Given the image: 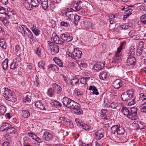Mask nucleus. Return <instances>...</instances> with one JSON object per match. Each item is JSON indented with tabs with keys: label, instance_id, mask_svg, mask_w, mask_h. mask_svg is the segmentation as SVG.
Wrapping results in <instances>:
<instances>
[{
	"label": "nucleus",
	"instance_id": "nucleus-1",
	"mask_svg": "<svg viewBox=\"0 0 146 146\" xmlns=\"http://www.w3.org/2000/svg\"><path fill=\"white\" fill-rule=\"evenodd\" d=\"M4 90L3 96L6 100L10 101L13 103H15L17 99L14 92L8 88H5Z\"/></svg>",
	"mask_w": 146,
	"mask_h": 146
},
{
	"label": "nucleus",
	"instance_id": "nucleus-2",
	"mask_svg": "<svg viewBox=\"0 0 146 146\" xmlns=\"http://www.w3.org/2000/svg\"><path fill=\"white\" fill-rule=\"evenodd\" d=\"M62 102L63 105L65 106L70 109H72V108H73V107H74V106L75 107H76V104L77 106H78L77 103L66 97L63 98Z\"/></svg>",
	"mask_w": 146,
	"mask_h": 146
},
{
	"label": "nucleus",
	"instance_id": "nucleus-3",
	"mask_svg": "<svg viewBox=\"0 0 146 146\" xmlns=\"http://www.w3.org/2000/svg\"><path fill=\"white\" fill-rule=\"evenodd\" d=\"M124 42H121L120 46L117 49V51L115 53V57L113 58L112 61V63L115 64H118L120 62L122 61L121 55L120 54V52L122 48L123 47Z\"/></svg>",
	"mask_w": 146,
	"mask_h": 146
},
{
	"label": "nucleus",
	"instance_id": "nucleus-4",
	"mask_svg": "<svg viewBox=\"0 0 146 146\" xmlns=\"http://www.w3.org/2000/svg\"><path fill=\"white\" fill-rule=\"evenodd\" d=\"M134 94L133 90H127L126 92L123 93L121 95V99L123 101H127L130 99Z\"/></svg>",
	"mask_w": 146,
	"mask_h": 146
},
{
	"label": "nucleus",
	"instance_id": "nucleus-5",
	"mask_svg": "<svg viewBox=\"0 0 146 146\" xmlns=\"http://www.w3.org/2000/svg\"><path fill=\"white\" fill-rule=\"evenodd\" d=\"M131 111H129L127 117L132 120H136L137 118V109L136 107L130 108Z\"/></svg>",
	"mask_w": 146,
	"mask_h": 146
},
{
	"label": "nucleus",
	"instance_id": "nucleus-6",
	"mask_svg": "<svg viewBox=\"0 0 146 146\" xmlns=\"http://www.w3.org/2000/svg\"><path fill=\"white\" fill-rule=\"evenodd\" d=\"M48 46L51 51V54L54 55L58 53L59 52V46L57 44L50 41L48 42Z\"/></svg>",
	"mask_w": 146,
	"mask_h": 146
},
{
	"label": "nucleus",
	"instance_id": "nucleus-7",
	"mask_svg": "<svg viewBox=\"0 0 146 146\" xmlns=\"http://www.w3.org/2000/svg\"><path fill=\"white\" fill-rule=\"evenodd\" d=\"M136 62V60L134 56L129 55L126 61V64L127 65H131L134 67L135 65Z\"/></svg>",
	"mask_w": 146,
	"mask_h": 146
},
{
	"label": "nucleus",
	"instance_id": "nucleus-8",
	"mask_svg": "<svg viewBox=\"0 0 146 146\" xmlns=\"http://www.w3.org/2000/svg\"><path fill=\"white\" fill-rule=\"evenodd\" d=\"M82 3V2L80 1L77 3H74L72 7L73 10L76 11H79L82 14L84 13H85V10L81 7V6L80 3Z\"/></svg>",
	"mask_w": 146,
	"mask_h": 146
},
{
	"label": "nucleus",
	"instance_id": "nucleus-9",
	"mask_svg": "<svg viewBox=\"0 0 146 146\" xmlns=\"http://www.w3.org/2000/svg\"><path fill=\"white\" fill-rule=\"evenodd\" d=\"M71 34L63 33L60 35V38L64 41L68 42L72 41L73 39Z\"/></svg>",
	"mask_w": 146,
	"mask_h": 146
},
{
	"label": "nucleus",
	"instance_id": "nucleus-10",
	"mask_svg": "<svg viewBox=\"0 0 146 146\" xmlns=\"http://www.w3.org/2000/svg\"><path fill=\"white\" fill-rule=\"evenodd\" d=\"M73 59H78L81 58L82 53L80 50L74 48L73 51Z\"/></svg>",
	"mask_w": 146,
	"mask_h": 146
},
{
	"label": "nucleus",
	"instance_id": "nucleus-11",
	"mask_svg": "<svg viewBox=\"0 0 146 146\" xmlns=\"http://www.w3.org/2000/svg\"><path fill=\"white\" fill-rule=\"evenodd\" d=\"M112 86L115 89H118L122 87L123 83L120 79H118L116 80L112 83Z\"/></svg>",
	"mask_w": 146,
	"mask_h": 146
},
{
	"label": "nucleus",
	"instance_id": "nucleus-12",
	"mask_svg": "<svg viewBox=\"0 0 146 146\" xmlns=\"http://www.w3.org/2000/svg\"><path fill=\"white\" fill-rule=\"evenodd\" d=\"M53 137V135L49 132H44L42 136V138L46 141H49L51 140Z\"/></svg>",
	"mask_w": 146,
	"mask_h": 146
},
{
	"label": "nucleus",
	"instance_id": "nucleus-13",
	"mask_svg": "<svg viewBox=\"0 0 146 146\" xmlns=\"http://www.w3.org/2000/svg\"><path fill=\"white\" fill-rule=\"evenodd\" d=\"M105 64L104 63L100 62H97L94 65L93 68L94 69L96 70H102Z\"/></svg>",
	"mask_w": 146,
	"mask_h": 146
},
{
	"label": "nucleus",
	"instance_id": "nucleus-14",
	"mask_svg": "<svg viewBox=\"0 0 146 146\" xmlns=\"http://www.w3.org/2000/svg\"><path fill=\"white\" fill-rule=\"evenodd\" d=\"M77 104L78 105V106H76V107H75L74 106V107H73V108H72V109L74 110V112L75 114L77 115L82 114L83 113V112L82 110L79 109L80 108V105L78 103H77ZM76 106H77V104L76 105Z\"/></svg>",
	"mask_w": 146,
	"mask_h": 146
},
{
	"label": "nucleus",
	"instance_id": "nucleus-15",
	"mask_svg": "<svg viewBox=\"0 0 146 146\" xmlns=\"http://www.w3.org/2000/svg\"><path fill=\"white\" fill-rule=\"evenodd\" d=\"M11 127V125L7 122L3 123L0 127V130L1 131H7V129Z\"/></svg>",
	"mask_w": 146,
	"mask_h": 146
},
{
	"label": "nucleus",
	"instance_id": "nucleus-16",
	"mask_svg": "<svg viewBox=\"0 0 146 146\" xmlns=\"http://www.w3.org/2000/svg\"><path fill=\"white\" fill-rule=\"evenodd\" d=\"M0 46L4 49H6L7 48L6 41L4 37L0 38Z\"/></svg>",
	"mask_w": 146,
	"mask_h": 146
},
{
	"label": "nucleus",
	"instance_id": "nucleus-17",
	"mask_svg": "<svg viewBox=\"0 0 146 146\" xmlns=\"http://www.w3.org/2000/svg\"><path fill=\"white\" fill-rule=\"evenodd\" d=\"M35 104L36 107L39 108L41 110H45V108L43 106L40 100L36 101L35 102Z\"/></svg>",
	"mask_w": 146,
	"mask_h": 146
},
{
	"label": "nucleus",
	"instance_id": "nucleus-18",
	"mask_svg": "<svg viewBox=\"0 0 146 146\" xmlns=\"http://www.w3.org/2000/svg\"><path fill=\"white\" fill-rule=\"evenodd\" d=\"M128 105L129 106L134 105L135 104V96L133 94L132 97L127 102Z\"/></svg>",
	"mask_w": 146,
	"mask_h": 146
},
{
	"label": "nucleus",
	"instance_id": "nucleus-19",
	"mask_svg": "<svg viewBox=\"0 0 146 146\" xmlns=\"http://www.w3.org/2000/svg\"><path fill=\"white\" fill-rule=\"evenodd\" d=\"M41 5L42 8L45 10H46L48 7V0H40Z\"/></svg>",
	"mask_w": 146,
	"mask_h": 146
},
{
	"label": "nucleus",
	"instance_id": "nucleus-20",
	"mask_svg": "<svg viewBox=\"0 0 146 146\" xmlns=\"http://www.w3.org/2000/svg\"><path fill=\"white\" fill-rule=\"evenodd\" d=\"M117 125L116 132L117 134L119 135L124 134L125 131L124 128L119 125Z\"/></svg>",
	"mask_w": 146,
	"mask_h": 146
},
{
	"label": "nucleus",
	"instance_id": "nucleus-21",
	"mask_svg": "<svg viewBox=\"0 0 146 146\" xmlns=\"http://www.w3.org/2000/svg\"><path fill=\"white\" fill-rule=\"evenodd\" d=\"M79 79L76 76H74L70 80V84L72 86H74L75 85H77L79 83Z\"/></svg>",
	"mask_w": 146,
	"mask_h": 146
},
{
	"label": "nucleus",
	"instance_id": "nucleus-22",
	"mask_svg": "<svg viewBox=\"0 0 146 146\" xmlns=\"http://www.w3.org/2000/svg\"><path fill=\"white\" fill-rule=\"evenodd\" d=\"M23 140L24 146H32L31 145V139H30L27 137H25L24 138Z\"/></svg>",
	"mask_w": 146,
	"mask_h": 146
},
{
	"label": "nucleus",
	"instance_id": "nucleus-23",
	"mask_svg": "<svg viewBox=\"0 0 146 146\" xmlns=\"http://www.w3.org/2000/svg\"><path fill=\"white\" fill-rule=\"evenodd\" d=\"M53 60L57 65H58L60 67H63V65L62 61L58 58L55 57L54 58Z\"/></svg>",
	"mask_w": 146,
	"mask_h": 146
},
{
	"label": "nucleus",
	"instance_id": "nucleus-24",
	"mask_svg": "<svg viewBox=\"0 0 146 146\" xmlns=\"http://www.w3.org/2000/svg\"><path fill=\"white\" fill-rule=\"evenodd\" d=\"M83 23L85 27L87 29H92V27L94 26V25L91 23L89 21L86 22L83 21Z\"/></svg>",
	"mask_w": 146,
	"mask_h": 146
},
{
	"label": "nucleus",
	"instance_id": "nucleus-25",
	"mask_svg": "<svg viewBox=\"0 0 146 146\" xmlns=\"http://www.w3.org/2000/svg\"><path fill=\"white\" fill-rule=\"evenodd\" d=\"M129 110L126 107L123 106L121 109V112L123 114L126 115L127 117L129 113Z\"/></svg>",
	"mask_w": 146,
	"mask_h": 146
},
{
	"label": "nucleus",
	"instance_id": "nucleus-26",
	"mask_svg": "<svg viewBox=\"0 0 146 146\" xmlns=\"http://www.w3.org/2000/svg\"><path fill=\"white\" fill-rule=\"evenodd\" d=\"M100 78L104 80H107L108 78L107 76V73L106 72H102L100 73L99 75Z\"/></svg>",
	"mask_w": 146,
	"mask_h": 146
},
{
	"label": "nucleus",
	"instance_id": "nucleus-27",
	"mask_svg": "<svg viewBox=\"0 0 146 146\" xmlns=\"http://www.w3.org/2000/svg\"><path fill=\"white\" fill-rule=\"evenodd\" d=\"M55 91L54 89L52 88H50L48 89L47 92L48 95L50 97L54 96L55 95Z\"/></svg>",
	"mask_w": 146,
	"mask_h": 146
},
{
	"label": "nucleus",
	"instance_id": "nucleus-28",
	"mask_svg": "<svg viewBox=\"0 0 146 146\" xmlns=\"http://www.w3.org/2000/svg\"><path fill=\"white\" fill-rule=\"evenodd\" d=\"M60 38L55 33H53L52 34L51 40H52L54 41V43L56 44Z\"/></svg>",
	"mask_w": 146,
	"mask_h": 146
},
{
	"label": "nucleus",
	"instance_id": "nucleus-29",
	"mask_svg": "<svg viewBox=\"0 0 146 146\" xmlns=\"http://www.w3.org/2000/svg\"><path fill=\"white\" fill-rule=\"evenodd\" d=\"M39 3L38 0H31V4L32 7H36L38 6Z\"/></svg>",
	"mask_w": 146,
	"mask_h": 146
},
{
	"label": "nucleus",
	"instance_id": "nucleus-30",
	"mask_svg": "<svg viewBox=\"0 0 146 146\" xmlns=\"http://www.w3.org/2000/svg\"><path fill=\"white\" fill-rule=\"evenodd\" d=\"M48 69L51 68L52 70L54 71H57L59 69L58 68L56 65L53 64H50L48 65Z\"/></svg>",
	"mask_w": 146,
	"mask_h": 146
},
{
	"label": "nucleus",
	"instance_id": "nucleus-31",
	"mask_svg": "<svg viewBox=\"0 0 146 146\" xmlns=\"http://www.w3.org/2000/svg\"><path fill=\"white\" fill-rule=\"evenodd\" d=\"M8 60L7 58L5 59L2 63L3 68L5 70L8 68Z\"/></svg>",
	"mask_w": 146,
	"mask_h": 146
},
{
	"label": "nucleus",
	"instance_id": "nucleus-32",
	"mask_svg": "<svg viewBox=\"0 0 146 146\" xmlns=\"http://www.w3.org/2000/svg\"><path fill=\"white\" fill-rule=\"evenodd\" d=\"M6 132L8 133L13 134L15 133L17 131V129L14 127H10Z\"/></svg>",
	"mask_w": 146,
	"mask_h": 146
},
{
	"label": "nucleus",
	"instance_id": "nucleus-33",
	"mask_svg": "<svg viewBox=\"0 0 146 146\" xmlns=\"http://www.w3.org/2000/svg\"><path fill=\"white\" fill-rule=\"evenodd\" d=\"M108 102L110 104V105H109V106L113 109L116 108L118 105V104L115 102H112L110 101Z\"/></svg>",
	"mask_w": 146,
	"mask_h": 146
},
{
	"label": "nucleus",
	"instance_id": "nucleus-34",
	"mask_svg": "<svg viewBox=\"0 0 146 146\" xmlns=\"http://www.w3.org/2000/svg\"><path fill=\"white\" fill-rule=\"evenodd\" d=\"M22 112L23 113V116L24 118H27L30 115L29 112L27 110H22Z\"/></svg>",
	"mask_w": 146,
	"mask_h": 146
},
{
	"label": "nucleus",
	"instance_id": "nucleus-35",
	"mask_svg": "<svg viewBox=\"0 0 146 146\" xmlns=\"http://www.w3.org/2000/svg\"><path fill=\"white\" fill-rule=\"evenodd\" d=\"M129 55L134 56L135 53V47L134 46H131L129 49Z\"/></svg>",
	"mask_w": 146,
	"mask_h": 146
},
{
	"label": "nucleus",
	"instance_id": "nucleus-36",
	"mask_svg": "<svg viewBox=\"0 0 146 146\" xmlns=\"http://www.w3.org/2000/svg\"><path fill=\"white\" fill-rule=\"evenodd\" d=\"M6 111V109L5 106L0 104V115H3Z\"/></svg>",
	"mask_w": 146,
	"mask_h": 146
},
{
	"label": "nucleus",
	"instance_id": "nucleus-37",
	"mask_svg": "<svg viewBox=\"0 0 146 146\" xmlns=\"http://www.w3.org/2000/svg\"><path fill=\"white\" fill-rule=\"evenodd\" d=\"M0 21H1L6 27L7 26L9 25V21L3 17H0Z\"/></svg>",
	"mask_w": 146,
	"mask_h": 146
},
{
	"label": "nucleus",
	"instance_id": "nucleus-38",
	"mask_svg": "<svg viewBox=\"0 0 146 146\" xmlns=\"http://www.w3.org/2000/svg\"><path fill=\"white\" fill-rule=\"evenodd\" d=\"M135 125L136 127H137V129H141L144 128L143 123L142 122H137V123H135Z\"/></svg>",
	"mask_w": 146,
	"mask_h": 146
},
{
	"label": "nucleus",
	"instance_id": "nucleus-39",
	"mask_svg": "<svg viewBox=\"0 0 146 146\" xmlns=\"http://www.w3.org/2000/svg\"><path fill=\"white\" fill-rule=\"evenodd\" d=\"M90 79V78L82 77L80 79V83L82 84H86L88 81Z\"/></svg>",
	"mask_w": 146,
	"mask_h": 146
},
{
	"label": "nucleus",
	"instance_id": "nucleus-40",
	"mask_svg": "<svg viewBox=\"0 0 146 146\" xmlns=\"http://www.w3.org/2000/svg\"><path fill=\"white\" fill-rule=\"evenodd\" d=\"M91 39L92 42L94 43H96L97 42V43H98V38L97 36L95 35L94 34L93 35L92 34L91 36Z\"/></svg>",
	"mask_w": 146,
	"mask_h": 146
},
{
	"label": "nucleus",
	"instance_id": "nucleus-41",
	"mask_svg": "<svg viewBox=\"0 0 146 146\" xmlns=\"http://www.w3.org/2000/svg\"><path fill=\"white\" fill-rule=\"evenodd\" d=\"M73 17L74 19V22L76 25H78V22L80 21L81 17L77 15H74Z\"/></svg>",
	"mask_w": 146,
	"mask_h": 146
},
{
	"label": "nucleus",
	"instance_id": "nucleus-42",
	"mask_svg": "<svg viewBox=\"0 0 146 146\" xmlns=\"http://www.w3.org/2000/svg\"><path fill=\"white\" fill-rule=\"evenodd\" d=\"M117 125H114L111 127L110 130V132L111 134H114L116 132L117 129Z\"/></svg>",
	"mask_w": 146,
	"mask_h": 146
},
{
	"label": "nucleus",
	"instance_id": "nucleus-43",
	"mask_svg": "<svg viewBox=\"0 0 146 146\" xmlns=\"http://www.w3.org/2000/svg\"><path fill=\"white\" fill-rule=\"evenodd\" d=\"M18 67V64L16 62L13 61L12 62L10 66V68L13 70H15Z\"/></svg>",
	"mask_w": 146,
	"mask_h": 146
},
{
	"label": "nucleus",
	"instance_id": "nucleus-44",
	"mask_svg": "<svg viewBox=\"0 0 146 146\" xmlns=\"http://www.w3.org/2000/svg\"><path fill=\"white\" fill-rule=\"evenodd\" d=\"M17 29L18 31L21 33L23 35V36H25V33L24 30H23L21 25H19V26L17 28Z\"/></svg>",
	"mask_w": 146,
	"mask_h": 146
},
{
	"label": "nucleus",
	"instance_id": "nucleus-45",
	"mask_svg": "<svg viewBox=\"0 0 146 146\" xmlns=\"http://www.w3.org/2000/svg\"><path fill=\"white\" fill-rule=\"evenodd\" d=\"M96 137L97 139L99 140L104 137L103 134L101 133L99 131H98L95 134Z\"/></svg>",
	"mask_w": 146,
	"mask_h": 146
},
{
	"label": "nucleus",
	"instance_id": "nucleus-46",
	"mask_svg": "<svg viewBox=\"0 0 146 146\" xmlns=\"http://www.w3.org/2000/svg\"><path fill=\"white\" fill-rule=\"evenodd\" d=\"M45 65V63L42 60L40 61L38 63V66L41 68L42 69H45L44 66Z\"/></svg>",
	"mask_w": 146,
	"mask_h": 146
},
{
	"label": "nucleus",
	"instance_id": "nucleus-47",
	"mask_svg": "<svg viewBox=\"0 0 146 146\" xmlns=\"http://www.w3.org/2000/svg\"><path fill=\"white\" fill-rule=\"evenodd\" d=\"M60 25L62 27H68L70 26L69 23L67 21H62L61 22Z\"/></svg>",
	"mask_w": 146,
	"mask_h": 146
},
{
	"label": "nucleus",
	"instance_id": "nucleus-48",
	"mask_svg": "<svg viewBox=\"0 0 146 146\" xmlns=\"http://www.w3.org/2000/svg\"><path fill=\"white\" fill-rule=\"evenodd\" d=\"M53 101L54 102L53 103V105H54V107L57 108L58 107H60L62 106V104L57 101L54 100Z\"/></svg>",
	"mask_w": 146,
	"mask_h": 146
},
{
	"label": "nucleus",
	"instance_id": "nucleus-49",
	"mask_svg": "<svg viewBox=\"0 0 146 146\" xmlns=\"http://www.w3.org/2000/svg\"><path fill=\"white\" fill-rule=\"evenodd\" d=\"M108 110L106 109H102L101 110V115L103 116H106L107 115Z\"/></svg>",
	"mask_w": 146,
	"mask_h": 146
},
{
	"label": "nucleus",
	"instance_id": "nucleus-50",
	"mask_svg": "<svg viewBox=\"0 0 146 146\" xmlns=\"http://www.w3.org/2000/svg\"><path fill=\"white\" fill-rule=\"evenodd\" d=\"M141 62L143 63L144 64H146V55L145 54L143 56L141 57Z\"/></svg>",
	"mask_w": 146,
	"mask_h": 146
},
{
	"label": "nucleus",
	"instance_id": "nucleus-51",
	"mask_svg": "<svg viewBox=\"0 0 146 146\" xmlns=\"http://www.w3.org/2000/svg\"><path fill=\"white\" fill-rule=\"evenodd\" d=\"M57 93L59 94H61L62 93V88L60 86H59L56 88Z\"/></svg>",
	"mask_w": 146,
	"mask_h": 146
},
{
	"label": "nucleus",
	"instance_id": "nucleus-52",
	"mask_svg": "<svg viewBox=\"0 0 146 146\" xmlns=\"http://www.w3.org/2000/svg\"><path fill=\"white\" fill-rule=\"evenodd\" d=\"M29 135L31 137L32 139L33 140H35L36 139V137L37 135L31 132V133H28Z\"/></svg>",
	"mask_w": 146,
	"mask_h": 146
},
{
	"label": "nucleus",
	"instance_id": "nucleus-53",
	"mask_svg": "<svg viewBox=\"0 0 146 146\" xmlns=\"http://www.w3.org/2000/svg\"><path fill=\"white\" fill-rule=\"evenodd\" d=\"M55 4L52 1H51L50 4V7L51 9H54L56 7Z\"/></svg>",
	"mask_w": 146,
	"mask_h": 146
},
{
	"label": "nucleus",
	"instance_id": "nucleus-54",
	"mask_svg": "<svg viewBox=\"0 0 146 146\" xmlns=\"http://www.w3.org/2000/svg\"><path fill=\"white\" fill-rule=\"evenodd\" d=\"M33 32L36 36H38L39 34V30L36 28L35 29H34Z\"/></svg>",
	"mask_w": 146,
	"mask_h": 146
},
{
	"label": "nucleus",
	"instance_id": "nucleus-55",
	"mask_svg": "<svg viewBox=\"0 0 146 146\" xmlns=\"http://www.w3.org/2000/svg\"><path fill=\"white\" fill-rule=\"evenodd\" d=\"M71 12H66V15L68 16V17L70 19H72L74 15L73 14H71L70 13Z\"/></svg>",
	"mask_w": 146,
	"mask_h": 146
},
{
	"label": "nucleus",
	"instance_id": "nucleus-56",
	"mask_svg": "<svg viewBox=\"0 0 146 146\" xmlns=\"http://www.w3.org/2000/svg\"><path fill=\"white\" fill-rule=\"evenodd\" d=\"M80 126H81L83 128L86 130H88L90 129L89 127L87 125H83L82 124H80Z\"/></svg>",
	"mask_w": 146,
	"mask_h": 146
},
{
	"label": "nucleus",
	"instance_id": "nucleus-57",
	"mask_svg": "<svg viewBox=\"0 0 146 146\" xmlns=\"http://www.w3.org/2000/svg\"><path fill=\"white\" fill-rule=\"evenodd\" d=\"M64 41H62V40L60 38H59V39H58V41L56 43V44H60V45H64Z\"/></svg>",
	"mask_w": 146,
	"mask_h": 146
},
{
	"label": "nucleus",
	"instance_id": "nucleus-58",
	"mask_svg": "<svg viewBox=\"0 0 146 146\" xmlns=\"http://www.w3.org/2000/svg\"><path fill=\"white\" fill-rule=\"evenodd\" d=\"M140 96L142 100H144L146 99V96L144 94L141 93L140 94Z\"/></svg>",
	"mask_w": 146,
	"mask_h": 146
},
{
	"label": "nucleus",
	"instance_id": "nucleus-59",
	"mask_svg": "<svg viewBox=\"0 0 146 146\" xmlns=\"http://www.w3.org/2000/svg\"><path fill=\"white\" fill-rule=\"evenodd\" d=\"M38 81V78L37 76H36V81L34 82V84L37 87H38V86L39 84Z\"/></svg>",
	"mask_w": 146,
	"mask_h": 146
},
{
	"label": "nucleus",
	"instance_id": "nucleus-60",
	"mask_svg": "<svg viewBox=\"0 0 146 146\" xmlns=\"http://www.w3.org/2000/svg\"><path fill=\"white\" fill-rule=\"evenodd\" d=\"M52 88L54 89V90H55V89H56V88L59 86V85L56 83H53L52 84Z\"/></svg>",
	"mask_w": 146,
	"mask_h": 146
},
{
	"label": "nucleus",
	"instance_id": "nucleus-61",
	"mask_svg": "<svg viewBox=\"0 0 146 146\" xmlns=\"http://www.w3.org/2000/svg\"><path fill=\"white\" fill-rule=\"evenodd\" d=\"M74 93L75 94H76L78 96H82V95L83 93L82 91H78L77 90L74 91Z\"/></svg>",
	"mask_w": 146,
	"mask_h": 146
},
{
	"label": "nucleus",
	"instance_id": "nucleus-62",
	"mask_svg": "<svg viewBox=\"0 0 146 146\" xmlns=\"http://www.w3.org/2000/svg\"><path fill=\"white\" fill-rule=\"evenodd\" d=\"M0 1L2 4L5 5L8 3V0H0Z\"/></svg>",
	"mask_w": 146,
	"mask_h": 146
},
{
	"label": "nucleus",
	"instance_id": "nucleus-63",
	"mask_svg": "<svg viewBox=\"0 0 146 146\" xmlns=\"http://www.w3.org/2000/svg\"><path fill=\"white\" fill-rule=\"evenodd\" d=\"M129 35L131 37H133L134 35H135V32L133 30L130 31L129 33Z\"/></svg>",
	"mask_w": 146,
	"mask_h": 146
},
{
	"label": "nucleus",
	"instance_id": "nucleus-64",
	"mask_svg": "<svg viewBox=\"0 0 146 146\" xmlns=\"http://www.w3.org/2000/svg\"><path fill=\"white\" fill-rule=\"evenodd\" d=\"M10 142L7 141L4 142L3 144V146H10Z\"/></svg>",
	"mask_w": 146,
	"mask_h": 146
}]
</instances>
